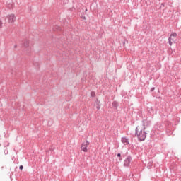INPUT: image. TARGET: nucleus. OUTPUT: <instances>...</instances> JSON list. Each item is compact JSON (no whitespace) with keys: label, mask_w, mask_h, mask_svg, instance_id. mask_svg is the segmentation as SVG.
<instances>
[{"label":"nucleus","mask_w":181,"mask_h":181,"mask_svg":"<svg viewBox=\"0 0 181 181\" xmlns=\"http://www.w3.org/2000/svg\"><path fill=\"white\" fill-rule=\"evenodd\" d=\"M8 19V23H13V22H15V21H16V17H15L14 14H11L7 16Z\"/></svg>","instance_id":"nucleus-5"},{"label":"nucleus","mask_w":181,"mask_h":181,"mask_svg":"<svg viewBox=\"0 0 181 181\" xmlns=\"http://www.w3.org/2000/svg\"><path fill=\"white\" fill-rule=\"evenodd\" d=\"M172 40H173V38H172L171 37H170L169 38H168V43H169V45H170V46H172Z\"/></svg>","instance_id":"nucleus-10"},{"label":"nucleus","mask_w":181,"mask_h":181,"mask_svg":"<svg viewBox=\"0 0 181 181\" xmlns=\"http://www.w3.org/2000/svg\"><path fill=\"white\" fill-rule=\"evenodd\" d=\"M97 110H100V108H101V106H100V105H98V106L96 107Z\"/></svg>","instance_id":"nucleus-14"},{"label":"nucleus","mask_w":181,"mask_h":181,"mask_svg":"<svg viewBox=\"0 0 181 181\" xmlns=\"http://www.w3.org/2000/svg\"><path fill=\"white\" fill-rule=\"evenodd\" d=\"M152 165V163H148V166H151Z\"/></svg>","instance_id":"nucleus-18"},{"label":"nucleus","mask_w":181,"mask_h":181,"mask_svg":"<svg viewBox=\"0 0 181 181\" xmlns=\"http://www.w3.org/2000/svg\"><path fill=\"white\" fill-rule=\"evenodd\" d=\"M135 135L137 136L140 142H142V141H145V139H146V132H145V129H141L139 131V127L138 126L135 129Z\"/></svg>","instance_id":"nucleus-1"},{"label":"nucleus","mask_w":181,"mask_h":181,"mask_svg":"<svg viewBox=\"0 0 181 181\" xmlns=\"http://www.w3.org/2000/svg\"><path fill=\"white\" fill-rule=\"evenodd\" d=\"M161 6H165V4L162 3Z\"/></svg>","instance_id":"nucleus-19"},{"label":"nucleus","mask_w":181,"mask_h":181,"mask_svg":"<svg viewBox=\"0 0 181 181\" xmlns=\"http://www.w3.org/2000/svg\"><path fill=\"white\" fill-rule=\"evenodd\" d=\"M121 95H122V97H124V95H127V93L125 91H122Z\"/></svg>","instance_id":"nucleus-12"},{"label":"nucleus","mask_w":181,"mask_h":181,"mask_svg":"<svg viewBox=\"0 0 181 181\" xmlns=\"http://www.w3.org/2000/svg\"><path fill=\"white\" fill-rule=\"evenodd\" d=\"M142 124H143V129H146V128H148V127H149V125H151V121H149L148 119H144L142 121Z\"/></svg>","instance_id":"nucleus-4"},{"label":"nucleus","mask_w":181,"mask_h":181,"mask_svg":"<svg viewBox=\"0 0 181 181\" xmlns=\"http://www.w3.org/2000/svg\"><path fill=\"white\" fill-rule=\"evenodd\" d=\"M112 106L115 109V110H118V107H119V103H118V102L117 101H113L112 103Z\"/></svg>","instance_id":"nucleus-7"},{"label":"nucleus","mask_w":181,"mask_h":181,"mask_svg":"<svg viewBox=\"0 0 181 181\" xmlns=\"http://www.w3.org/2000/svg\"><path fill=\"white\" fill-rule=\"evenodd\" d=\"M28 47V49H29V46H28V47Z\"/></svg>","instance_id":"nucleus-21"},{"label":"nucleus","mask_w":181,"mask_h":181,"mask_svg":"<svg viewBox=\"0 0 181 181\" xmlns=\"http://www.w3.org/2000/svg\"><path fill=\"white\" fill-rule=\"evenodd\" d=\"M2 28V21L0 20V29Z\"/></svg>","instance_id":"nucleus-15"},{"label":"nucleus","mask_w":181,"mask_h":181,"mask_svg":"<svg viewBox=\"0 0 181 181\" xmlns=\"http://www.w3.org/2000/svg\"><path fill=\"white\" fill-rule=\"evenodd\" d=\"M176 36H177V34L176 33H171L170 37L172 39V37H176Z\"/></svg>","instance_id":"nucleus-9"},{"label":"nucleus","mask_w":181,"mask_h":181,"mask_svg":"<svg viewBox=\"0 0 181 181\" xmlns=\"http://www.w3.org/2000/svg\"><path fill=\"white\" fill-rule=\"evenodd\" d=\"M117 158H119V160L121 162L122 161V157H121V153H117Z\"/></svg>","instance_id":"nucleus-11"},{"label":"nucleus","mask_w":181,"mask_h":181,"mask_svg":"<svg viewBox=\"0 0 181 181\" xmlns=\"http://www.w3.org/2000/svg\"><path fill=\"white\" fill-rule=\"evenodd\" d=\"M16 47H18V45H14V49H16Z\"/></svg>","instance_id":"nucleus-20"},{"label":"nucleus","mask_w":181,"mask_h":181,"mask_svg":"<svg viewBox=\"0 0 181 181\" xmlns=\"http://www.w3.org/2000/svg\"><path fill=\"white\" fill-rule=\"evenodd\" d=\"M90 95H91L92 97H94V96L95 95V93L91 92V93H90Z\"/></svg>","instance_id":"nucleus-13"},{"label":"nucleus","mask_w":181,"mask_h":181,"mask_svg":"<svg viewBox=\"0 0 181 181\" xmlns=\"http://www.w3.org/2000/svg\"><path fill=\"white\" fill-rule=\"evenodd\" d=\"M88 145H90V142H88V141L83 142L81 146V151H83V152H87V151H88L87 148H88Z\"/></svg>","instance_id":"nucleus-3"},{"label":"nucleus","mask_w":181,"mask_h":181,"mask_svg":"<svg viewBox=\"0 0 181 181\" xmlns=\"http://www.w3.org/2000/svg\"><path fill=\"white\" fill-rule=\"evenodd\" d=\"M19 169L22 170V169H23V165H20Z\"/></svg>","instance_id":"nucleus-16"},{"label":"nucleus","mask_w":181,"mask_h":181,"mask_svg":"<svg viewBox=\"0 0 181 181\" xmlns=\"http://www.w3.org/2000/svg\"><path fill=\"white\" fill-rule=\"evenodd\" d=\"M121 142L124 144V145H129V139L126 136L122 137Z\"/></svg>","instance_id":"nucleus-6"},{"label":"nucleus","mask_w":181,"mask_h":181,"mask_svg":"<svg viewBox=\"0 0 181 181\" xmlns=\"http://www.w3.org/2000/svg\"><path fill=\"white\" fill-rule=\"evenodd\" d=\"M155 90V87L151 88V91H153Z\"/></svg>","instance_id":"nucleus-17"},{"label":"nucleus","mask_w":181,"mask_h":181,"mask_svg":"<svg viewBox=\"0 0 181 181\" xmlns=\"http://www.w3.org/2000/svg\"><path fill=\"white\" fill-rule=\"evenodd\" d=\"M132 161V156H127L124 161V166L125 168H129V165H131V162Z\"/></svg>","instance_id":"nucleus-2"},{"label":"nucleus","mask_w":181,"mask_h":181,"mask_svg":"<svg viewBox=\"0 0 181 181\" xmlns=\"http://www.w3.org/2000/svg\"><path fill=\"white\" fill-rule=\"evenodd\" d=\"M23 46H24V47H28L29 46V41L25 40L23 42Z\"/></svg>","instance_id":"nucleus-8"}]
</instances>
